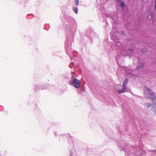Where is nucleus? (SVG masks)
I'll return each mask as SVG.
<instances>
[{"label": "nucleus", "mask_w": 156, "mask_h": 156, "mask_svg": "<svg viewBox=\"0 0 156 156\" xmlns=\"http://www.w3.org/2000/svg\"><path fill=\"white\" fill-rule=\"evenodd\" d=\"M153 115L154 116H156V111H154V113L153 114Z\"/></svg>", "instance_id": "10"}, {"label": "nucleus", "mask_w": 156, "mask_h": 156, "mask_svg": "<svg viewBox=\"0 0 156 156\" xmlns=\"http://www.w3.org/2000/svg\"><path fill=\"white\" fill-rule=\"evenodd\" d=\"M127 52L129 54H131L132 53L133 51L131 49H129L127 50Z\"/></svg>", "instance_id": "8"}, {"label": "nucleus", "mask_w": 156, "mask_h": 156, "mask_svg": "<svg viewBox=\"0 0 156 156\" xmlns=\"http://www.w3.org/2000/svg\"><path fill=\"white\" fill-rule=\"evenodd\" d=\"M119 6L122 8V10L123 9L124 6V3L123 1H121L119 4Z\"/></svg>", "instance_id": "4"}, {"label": "nucleus", "mask_w": 156, "mask_h": 156, "mask_svg": "<svg viewBox=\"0 0 156 156\" xmlns=\"http://www.w3.org/2000/svg\"><path fill=\"white\" fill-rule=\"evenodd\" d=\"M146 96L151 98L152 102L154 105H156V97L153 94L152 91L150 89L147 88L146 92Z\"/></svg>", "instance_id": "1"}, {"label": "nucleus", "mask_w": 156, "mask_h": 156, "mask_svg": "<svg viewBox=\"0 0 156 156\" xmlns=\"http://www.w3.org/2000/svg\"><path fill=\"white\" fill-rule=\"evenodd\" d=\"M73 10L76 14L78 13V9L77 7L74 8Z\"/></svg>", "instance_id": "6"}, {"label": "nucleus", "mask_w": 156, "mask_h": 156, "mask_svg": "<svg viewBox=\"0 0 156 156\" xmlns=\"http://www.w3.org/2000/svg\"><path fill=\"white\" fill-rule=\"evenodd\" d=\"M154 9L156 10V1H155V6Z\"/></svg>", "instance_id": "11"}, {"label": "nucleus", "mask_w": 156, "mask_h": 156, "mask_svg": "<svg viewBox=\"0 0 156 156\" xmlns=\"http://www.w3.org/2000/svg\"><path fill=\"white\" fill-rule=\"evenodd\" d=\"M148 17L149 20H151L152 19V15L151 14H149L148 16Z\"/></svg>", "instance_id": "5"}, {"label": "nucleus", "mask_w": 156, "mask_h": 156, "mask_svg": "<svg viewBox=\"0 0 156 156\" xmlns=\"http://www.w3.org/2000/svg\"><path fill=\"white\" fill-rule=\"evenodd\" d=\"M75 3L76 5L78 6L79 5V0H75Z\"/></svg>", "instance_id": "7"}, {"label": "nucleus", "mask_w": 156, "mask_h": 156, "mask_svg": "<svg viewBox=\"0 0 156 156\" xmlns=\"http://www.w3.org/2000/svg\"><path fill=\"white\" fill-rule=\"evenodd\" d=\"M73 84L74 87L78 88L80 86V82L79 80L74 79L73 80Z\"/></svg>", "instance_id": "3"}, {"label": "nucleus", "mask_w": 156, "mask_h": 156, "mask_svg": "<svg viewBox=\"0 0 156 156\" xmlns=\"http://www.w3.org/2000/svg\"><path fill=\"white\" fill-rule=\"evenodd\" d=\"M145 105L147 107L149 108L151 106V105L149 103H147L145 104Z\"/></svg>", "instance_id": "9"}, {"label": "nucleus", "mask_w": 156, "mask_h": 156, "mask_svg": "<svg viewBox=\"0 0 156 156\" xmlns=\"http://www.w3.org/2000/svg\"><path fill=\"white\" fill-rule=\"evenodd\" d=\"M128 82V80L127 78H126L125 81H124L122 86L123 89L122 90H117V92L119 94L122 93L127 91V90L126 88H125Z\"/></svg>", "instance_id": "2"}]
</instances>
